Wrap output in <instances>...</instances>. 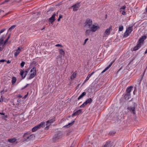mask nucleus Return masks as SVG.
Listing matches in <instances>:
<instances>
[{
	"instance_id": "49",
	"label": "nucleus",
	"mask_w": 147,
	"mask_h": 147,
	"mask_svg": "<svg viewBox=\"0 0 147 147\" xmlns=\"http://www.w3.org/2000/svg\"><path fill=\"white\" fill-rule=\"evenodd\" d=\"M88 40V38H87L84 41V44H86V42L87 41V40Z\"/></svg>"
},
{
	"instance_id": "51",
	"label": "nucleus",
	"mask_w": 147,
	"mask_h": 147,
	"mask_svg": "<svg viewBox=\"0 0 147 147\" xmlns=\"http://www.w3.org/2000/svg\"><path fill=\"white\" fill-rule=\"evenodd\" d=\"M5 60H3V59H1L0 60V62H3L4 61H5Z\"/></svg>"
},
{
	"instance_id": "30",
	"label": "nucleus",
	"mask_w": 147,
	"mask_h": 147,
	"mask_svg": "<svg viewBox=\"0 0 147 147\" xmlns=\"http://www.w3.org/2000/svg\"><path fill=\"white\" fill-rule=\"evenodd\" d=\"M16 26V25H14L11 26L8 29V31H11L12 29H13Z\"/></svg>"
},
{
	"instance_id": "54",
	"label": "nucleus",
	"mask_w": 147,
	"mask_h": 147,
	"mask_svg": "<svg viewBox=\"0 0 147 147\" xmlns=\"http://www.w3.org/2000/svg\"><path fill=\"white\" fill-rule=\"evenodd\" d=\"M0 114L2 115H5V113H0Z\"/></svg>"
},
{
	"instance_id": "62",
	"label": "nucleus",
	"mask_w": 147,
	"mask_h": 147,
	"mask_svg": "<svg viewBox=\"0 0 147 147\" xmlns=\"http://www.w3.org/2000/svg\"><path fill=\"white\" fill-rule=\"evenodd\" d=\"M45 27H44L43 28H42V29H41V30H43L45 29Z\"/></svg>"
},
{
	"instance_id": "43",
	"label": "nucleus",
	"mask_w": 147,
	"mask_h": 147,
	"mask_svg": "<svg viewBox=\"0 0 147 147\" xmlns=\"http://www.w3.org/2000/svg\"><path fill=\"white\" fill-rule=\"evenodd\" d=\"M4 47H5V45L3 47L2 46V47H0V51H1L3 50Z\"/></svg>"
},
{
	"instance_id": "42",
	"label": "nucleus",
	"mask_w": 147,
	"mask_h": 147,
	"mask_svg": "<svg viewBox=\"0 0 147 147\" xmlns=\"http://www.w3.org/2000/svg\"><path fill=\"white\" fill-rule=\"evenodd\" d=\"M47 127H46L45 129L46 130H48V129H49V125H47Z\"/></svg>"
},
{
	"instance_id": "10",
	"label": "nucleus",
	"mask_w": 147,
	"mask_h": 147,
	"mask_svg": "<svg viewBox=\"0 0 147 147\" xmlns=\"http://www.w3.org/2000/svg\"><path fill=\"white\" fill-rule=\"evenodd\" d=\"M28 72L27 71H24L22 70L20 72V75L23 79L24 78L27 74Z\"/></svg>"
},
{
	"instance_id": "50",
	"label": "nucleus",
	"mask_w": 147,
	"mask_h": 147,
	"mask_svg": "<svg viewBox=\"0 0 147 147\" xmlns=\"http://www.w3.org/2000/svg\"><path fill=\"white\" fill-rule=\"evenodd\" d=\"M28 92L27 94L24 96V98H25L27 97V96L28 95Z\"/></svg>"
},
{
	"instance_id": "12",
	"label": "nucleus",
	"mask_w": 147,
	"mask_h": 147,
	"mask_svg": "<svg viewBox=\"0 0 147 147\" xmlns=\"http://www.w3.org/2000/svg\"><path fill=\"white\" fill-rule=\"evenodd\" d=\"M82 112V110L81 109H79L76 112L74 113L72 115V116L74 117L75 116L78 115H79Z\"/></svg>"
},
{
	"instance_id": "2",
	"label": "nucleus",
	"mask_w": 147,
	"mask_h": 147,
	"mask_svg": "<svg viewBox=\"0 0 147 147\" xmlns=\"http://www.w3.org/2000/svg\"><path fill=\"white\" fill-rule=\"evenodd\" d=\"M59 11H58L56 13H54L52 16L50 18L49 20V22L52 24L53 23L55 20V17L56 16H57Z\"/></svg>"
},
{
	"instance_id": "36",
	"label": "nucleus",
	"mask_w": 147,
	"mask_h": 147,
	"mask_svg": "<svg viewBox=\"0 0 147 147\" xmlns=\"http://www.w3.org/2000/svg\"><path fill=\"white\" fill-rule=\"evenodd\" d=\"M91 31V30H86V35L89 34H90Z\"/></svg>"
},
{
	"instance_id": "57",
	"label": "nucleus",
	"mask_w": 147,
	"mask_h": 147,
	"mask_svg": "<svg viewBox=\"0 0 147 147\" xmlns=\"http://www.w3.org/2000/svg\"><path fill=\"white\" fill-rule=\"evenodd\" d=\"M18 97H20V98H22V96L21 95H19L18 96Z\"/></svg>"
},
{
	"instance_id": "40",
	"label": "nucleus",
	"mask_w": 147,
	"mask_h": 147,
	"mask_svg": "<svg viewBox=\"0 0 147 147\" xmlns=\"http://www.w3.org/2000/svg\"><path fill=\"white\" fill-rule=\"evenodd\" d=\"M74 123V121H73L71 123H68V125H67L68 127V126L69 125H72Z\"/></svg>"
},
{
	"instance_id": "28",
	"label": "nucleus",
	"mask_w": 147,
	"mask_h": 147,
	"mask_svg": "<svg viewBox=\"0 0 147 147\" xmlns=\"http://www.w3.org/2000/svg\"><path fill=\"white\" fill-rule=\"evenodd\" d=\"M76 73H74L71 76V80H73L76 77Z\"/></svg>"
},
{
	"instance_id": "6",
	"label": "nucleus",
	"mask_w": 147,
	"mask_h": 147,
	"mask_svg": "<svg viewBox=\"0 0 147 147\" xmlns=\"http://www.w3.org/2000/svg\"><path fill=\"white\" fill-rule=\"evenodd\" d=\"M80 3H78L71 7V8H73V11H77L80 7Z\"/></svg>"
},
{
	"instance_id": "33",
	"label": "nucleus",
	"mask_w": 147,
	"mask_h": 147,
	"mask_svg": "<svg viewBox=\"0 0 147 147\" xmlns=\"http://www.w3.org/2000/svg\"><path fill=\"white\" fill-rule=\"evenodd\" d=\"M123 29V26L122 25L120 26L119 28V31H121Z\"/></svg>"
},
{
	"instance_id": "58",
	"label": "nucleus",
	"mask_w": 147,
	"mask_h": 147,
	"mask_svg": "<svg viewBox=\"0 0 147 147\" xmlns=\"http://www.w3.org/2000/svg\"><path fill=\"white\" fill-rule=\"evenodd\" d=\"M84 103L86 105L87 104H88V103L87 102H86V101L85 102H84Z\"/></svg>"
},
{
	"instance_id": "23",
	"label": "nucleus",
	"mask_w": 147,
	"mask_h": 147,
	"mask_svg": "<svg viewBox=\"0 0 147 147\" xmlns=\"http://www.w3.org/2000/svg\"><path fill=\"white\" fill-rule=\"evenodd\" d=\"M145 70L144 71V74H144V73L145 72ZM143 76H142L141 77V78H140L138 79V80H137V82H138V84L139 85H140V84L141 83V81H142V78H143Z\"/></svg>"
},
{
	"instance_id": "48",
	"label": "nucleus",
	"mask_w": 147,
	"mask_h": 147,
	"mask_svg": "<svg viewBox=\"0 0 147 147\" xmlns=\"http://www.w3.org/2000/svg\"><path fill=\"white\" fill-rule=\"evenodd\" d=\"M57 138H52V140H53L52 141L53 142H55L57 140Z\"/></svg>"
},
{
	"instance_id": "7",
	"label": "nucleus",
	"mask_w": 147,
	"mask_h": 147,
	"mask_svg": "<svg viewBox=\"0 0 147 147\" xmlns=\"http://www.w3.org/2000/svg\"><path fill=\"white\" fill-rule=\"evenodd\" d=\"M24 137L25 138H34L35 137V136L34 134H31L30 132H28L24 134Z\"/></svg>"
},
{
	"instance_id": "8",
	"label": "nucleus",
	"mask_w": 147,
	"mask_h": 147,
	"mask_svg": "<svg viewBox=\"0 0 147 147\" xmlns=\"http://www.w3.org/2000/svg\"><path fill=\"white\" fill-rule=\"evenodd\" d=\"M59 52L60 55L57 56V59H58L59 58H62V57L64 56L65 55V52L62 49H59Z\"/></svg>"
},
{
	"instance_id": "13",
	"label": "nucleus",
	"mask_w": 147,
	"mask_h": 147,
	"mask_svg": "<svg viewBox=\"0 0 147 147\" xmlns=\"http://www.w3.org/2000/svg\"><path fill=\"white\" fill-rule=\"evenodd\" d=\"M114 61H112L110 64L108 65V66L106 67L105 69L101 73H103L105 72L107 70L111 67L113 63L114 62Z\"/></svg>"
},
{
	"instance_id": "24",
	"label": "nucleus",
	"mask_w": 147,
	"mask_h": 147,
	"mask_svg": "<svg viewBox=\"0 0 147 147\" xmlns=\"http://www.w3.org/2000/svg\"><path fill=\"white\" fill-rule=\"evenodd\" d=\"M16 77H13L12 78L11 84L12 85L13 84L16 82Z\"/></svg>"
},
{
	"instance_id": "31",
	"label": "nucleus",
	"mask_w": 147,
	"mask_h": 147,
	"mask_svg": "<svg viewBox=\"0 0 147 147\" xmlns=\"http://www.w3.org/2000/svg\"><path fill=\"white\" fill-rule=\"evenodd\" d=\"M92 100L91 98H90L87 99L86 101L88 104H90L92 102Z\"/></svg>"
},
{
	"instance_id": "39",
	"label": "nucleus",
	"mask_w": 147,
	"mask_h": 147,
	"mask_svg": "<svg viewBox=\"0 0 147 147\" xmlns=\"http://www.w3.org/2000/svg\"><path fill=\"white\" fill-rule=\"evenodd\" d=\"M62 17H63V16L61 14L59 16V18L57 20L58 21H59L60 20V19L61 18H62Z\"/></svg>"
},
{
	"instance_id": "44",
	"label": "nucleus",
	"mask_w": 147,
	"mask_h": 147,
	"mask_svg": "<svg viewBox=\"0 0 147 147\" xmlns=\"http://www.w3.org/2000/svg\"><path fill=\"white\" fill-rule=\"evenodd\" d=\"M55 46L56 47H63V46L60 44H57L56 45H55Z\"/></svg>"
},
{
	"instance_id": "5",
	"label": "nucleus",
	"mask_w": 147,
	"mask_h": 147,
	"mask_svg": "<svg viewBox=\"0 0 147 147\" xmlns=\"http://www.w3.org/2000/svg\"><path fill=\"white\" fill-rule=\"evenodd\" d=\"M85 26H87L88 28L91 27L92 25V19L88 18L87 19L85 22Z\"/></svg>"
},
{
	"instance_id": "34",
	"label": "nucleus",
	"mask_w": 147,
	"mask_h": 147,
	"mask_svg": "<svg viewBox=\"0 0 147 147\" xmlns=\"http://www.w3.org/2000/svg\"><path fill=\"white\" fill-rule=\"evenodd\" d=\"M115 131H111L109 133V135L111 136H113L115 134Z\"/></svg>"
},
{
	"instance_id": "22",
	"label": "nucleus",
	"mask_w": 147,
	"mask_h": 147,
	"mask_svg": "<svg viewBox=\"0 0 147 147\" xmlns=\"http://www.w3.org/2000/svg\"><path fill=\"white\" fill-rule=\"evenodd\" d=\"M133 88L132 86H130L128 87L126 90V92L127 93H130V92L131 91L132 88Z\"/></svg>"
},
{
	"instance_id": "14",
	"label": "nucleus",
	"mask_w": 147,
	"mask_h": 147,
	"mask_svg": "<svg viewBox=\"0 0 147 147\" xmlns=\"http://www.w3.org/2000/svg\"><path fill=\"white\" fill-rule=\"evenodd\" d=\"M112 29V26H110L105 31V33L107 35H109L110 33V30Z\"/></svg>"
},
{
	"instance_id": "41",
	"label": "nucleus",
	"mask_w": 147,
	"mask_h": 147,
	"mask_svg": "<svg viewBox=\"0 0 147 147\" xmlns=\"http://www.w3.org/2000/svg\"><path fill=\"white\" fill-rule=\"evenodd\" d=\"M86 105H85V104L84 103V102L80 106V108H84Z\"/></svg>"
},
{
	"instance_id": "1",
	"label": "nucleus",
	"mask_w": 147,
	"mask_h": 147,
	"mask_svg": "<svg viewBox=\"0 0 147 147\" xmlns=\"http://www.w3.org/2000/svg\"><path fill=\"white\" fill-rule=\"evenodd\" d=\"M45 123L44 122H41L39 124L36 126L32 129V132H35L40 128L44 127L45 126Z\"/></svg>"
},
{
	"instance_id": "56",
	"label": "nucleus",
	"mask_w": 147,
	"mask_h": 147,
	"mask_svg": "<svg viewBox=\"0 0 147 147\" xmlns=\"http://www.w3.org/2000/svg\"><path fill=\"white\" fill-rule=\"evenodd\" d=\"M7 63H11V61L9 60H8L7 62Z\"/></svg>"
},
{
	"instance_id": "53",
	"label": "nucleus",
	"mask_w": 147,
	"mask_h": 147,
	"mask_svg": "<svg viewBox=\"0 0 147 147\" xmlns=\"http://www.w3.org/2000/svg\"><path fill=\"white\" fill-rule=\"evenodd\" d=\"M94 73V71H93L92 73L91 74H89L91 76Z\"/></svg>"
},
{
	"instance_id": "52",
	"label": "nucleus",
	"mask_w": 147,
	"mask_h": 147,
	"mask_svg": "<svg viewBox=\"0 0 147 147\" xmlns=\"http://www.w3.org/2000/svg\"><path fill=\"white\" fill-rule=\"evenodd\" d=\"M4 93V90H2L1 91V94H3Z\"/></svg>"
},
{
	"instance_id": "20",
	"label": "nucleus",
	"mask_w": 147,
	"mask_h": 147,
	"mask_svg": "<svg viewBox=\"0 0 147 147\" xmlns=\"http://www.w3.org/2000/svg\"><path fill=\"white\" fill-rule=\"evenodd\" d=\"M36 72H33L31 74L30 76L28 78L29 80L31 79L34 77L36 75Z\"/></svg>"
},
{
	"instance_id": "16",
	"label": "nucleus",
	"mask_w": 147,
	"mask_h": 147,
	"mask_svg": "<svg viewBox=\"0 0 147 147\" xmlns=\"http://www.w3.org/2000/svg\"><path fill=\"white\" fill-rule=\"evenodd\" d=\"M55 118L50 120H48L46 122V125H48L49 124L53 123L55 121Z\"/></svg>"
},
{
	"instance_id": "17",
	"label": "nucleus",
	"mask_w": 147,
	"mask_h": 147,
	"mask_svg": "<svg viewBox=\"0 0 147 147\" xmlns=\"http://www.w3.org/2000/svg\"><path fill=\"white\" fill-rule=\"evenodd\" d=\"M21 49L20 47H18V49L16 50V52L14 53V56L16 57H17L19 54L21 52Z\"/></svg>"
},
{
	"instance_id": "55",
	"label": "nucleus",
	"mask_w": 147,
	"mask_h": 147,
	"mask_svg": "<svg viewBox=\"0 0 147 147\" xmlns=\"http://www.w3.org/2000/svg\"><path fill=\"white\" fill-rule=\"evenodd\" d=\"M22 0H15V1L16 2H18L22 1Z\"/></svg>"
},
{
	"instance_id": "37",
	"label": "nucleus",
	"mask_w": 147,
	"mask_h": 147,
	"mask_svg": "<svg viewBox=\"0 0 147 147\" xmlns=\"http://www.w3.org/2000/svg\"><path fill=\"white\" fill-rule=\"evenodd\" d=\"M10 0H5L4 1H3V2L1 3L0 4V5H1L2 4H5L6 3L8 2Z\"/></svg>"
},
{
	"instance_id": "46",
	"label": "nucleus",
	"mask_w": 147,
	"mask_h": 147,
	"mask_svg": "<svg viewBox=\"0 0 147 147\" xmlns=\"http://www.w3.org/2000/svg\"><path fill=\"white\" fill-rule=\"evenodd\" d=\"M126 8V6L125 5L123 6L121 8V9H124Z\"/></svg>"
},
{
	"instance_id": "59",
	"label": "nucleus",
	"mask_w": 147,
	"mask_h": 147,
	"mask_svg": "<svg viewBox=\"0 0 147 147\" xmlns=\"http://www.w3.org/2000/svg\"><path fill=\"white\" fill-rule=\"evenodd\" d=\"M144 53L145 54H146L147 53V49H146V51H145V52H144Z\"/></svg>"
},
{
	"instance_id": "19",
	"label": "nucleus",
	"mask_w": 147,
	"mask_h": 147,
	"mask_svg": "<svg viewBox=\"0 0 147 147\" xmlns=\"http://www.w3.org/2000/svg\"><path fill=\"white\" fill-rule=\"evenodd\" d=\"M124 98L126 100H128L130 97V94L127 93L124 96Z\"/></svg>"
},
{
	"instance_id": "29",
	"label": "nucleus",
	"mask_w": 147,
	"mask_h": 147,
	"mask_svg": "<svg viewBox=\"0 0 147 147\" xmlns=\"http://www.w3.org/2000/svg\"><path fill=\"white\" fill-rule=\"evenodd\" d=\"M130 34L128 33L127 32L125 31L123 35V37H126L128 36Z\"/></svg>"
},
{
	"instance_id": "64",
	"label": "nucleus",
	"mask_w": 147,
	"mask_h": 147,
	"mask_svg": "<svg viewBox=\"0 0 147 147\" xmlns=\"http://www.w3.org/2000/svg\"><path fill=\"white\" fill-rule=\"evenodd\" d=\"M146 12H147V7L146 9Z\"/></svg>"
},
{
	"instance_id": "63",
	"label": "nucleus",
	"mask_w": 147,
	"mask_h": 147,
	"mask_svg": "<svg viewBox=\"0 0 147 147\" xmlns=\"http://www.w3.org/2000/svg\"><path fill=\"white\" fill-rule=\"evenodd\" d=\"M121 68L117 71V72L118 73L121 69Z\"/></svg>"
},
{
	"instance_id": "18",
	"label": "nucleus",
	"mask_w": 147,
	"mask_h": 147,
	"mask_svg": "<svg viewBox=\"0 0 147 147\" xmlns=\"http://www.w3.org/2000/svg\"><path fill=\"white\" fill-rule=\"evenodd\" d=\"M5 36L4 35H2L0 38V45H3V40L4 39Z\"/></svg>"
},
{
	"instance_id": "3",
	"label": "nucleus",
	"mask_w": 147,
	"mask_h": 147,
	"mask_svg": "<svg viewBox=\"0 0 147 147\" xmlns=\"http://www.w3.org/2000/svg\"><path fill=\"white\" fill-rule=\"evenodd\" d=\"M127 109L130 112L132 113L133 114H136V106L135 105L133 106H131L128 107Z\"/></svg>"
},
{
	"instance_id": "32",
	"label": "nucleus",
	"mask_w": 147,
	"mask_h": 147,
	"mask_svg": "<svg viewBox=\"0 0 147 147\" xmlns=\"http://www.w3.org/2000/svg\"><path fill=\"white\" fill-rule=\"evenodd\" d=\"M91 76L89 74L87 77L86 78V79L85 80L84 83H85L90 78Z\"/></svg>"
},
{
	"instance_id": "45",
	"label": "nucleus",
	"mask_w": 147,
	"mask_h": 147,
	"mask_svg": "<svg viewBox=\"0 0 147 147\" xmlns=\"http://www.w3.org/2000/svg\"><path fill=\"white\" fill-rule=\"evenodd\" d=\"M29 85V84H27L25 86H24V87H23V88H22V89H24L26 88Z\"/></svg>"
},
{
	"instance_id": "9",
	"label": "nucleus",
	"mask_w": 147,
	"mask_h": 147,
	"mask_svg": "<svg viewBox=\"0 0 147 147\" xmlns=\"http://www.w3.org/2000/svg\"><path fill=\"white\" fill-rule=\"evenodd\" d=\"M90 28L91 31L95 32L99 28V27L98 26H95L93 24H92Z\"/></svg>"
},
{
	"instance_id": "4",
	"label": "nucleus",
	"mask_w": 147,
	"mask_h": 147,
	"mask_svg": "<svg viewBox=\"0 0 147 147\" xmlns=\"http://www.w3.org/2000/svg\"><path fill=\"white\" fill-rule=\"evenodd\" d=\"M146 38V36L145 35L142 36L139 39L137 43L142 46V45L143 44L144 41Z\"/></svg>"
},
{
	"instance_id": "35",
	"label": "nucleus",
	"mask_w": 147,
	"mask_h": 147,
	"mask_svg": "<svg viewBox=\"0 0 147 147\" xmlns=\"http://www.w3.org/2000/svg\"><path fill=\"white\" fill-rule=\"evenodd\" d=\"M34 71V72H36V69L35 67H34L30 70V72H32Z\"/></svg>"
},
{
	"instance_id": "61",
	"label": "nucleus",
	"mask_w": 147,
	"mask_h": 147,
	"mask_svg": "<svg viewBox=\"0 0 147 147\" xmlns=\"http://www.w3.org/2000/svg\"><path fill=\"white\" fill-rule=\"evenodd\" d=\"M7 115H5V116H4V117H5V118H7Z\"/></svg>"
},
{
	"instance_id": "38",
	"label": "nucleus",
	"mask_w": 147,
	"mask_h": 147,
	"mask_svg": "<svg viewBox=\"0 0 147 147\" xmlns=\"http://www.w3.org/2000/svg\"><path fill=\"white\" fill-rule=\"evenodd\" d=\"M25 64V62L24 61H22L21 63L20 64V66H21V67H23Z\"/></svg>"
},
{
	"instance_id": "25",
	"label": "nucleus",
	"mask_w": 147,
	"mask_h": 147,
	"mask_svg": "<svg viewBox=\"0 0 147 147\" xmlns=\"http://www.w3.org/2000/svg\"><path fill=\"white\" fill-rule=\"evenodd\" d=\"M16 140V138H10L8 141L10 143H13L15 142Z\"/></svg>"
},
{
	"instance_id": "15",
	"label": "nucleus",
	"mask_w": 147,
	"mask_h": 147,
	"mask_svg": "<svg viewBox=\"0 0 147 147\" xmlns=\"http://www.w3.org/2000/svg\"><path fill=\"white\" fill-rule=\"evenodd\" d=\"M133 28V26H129L127 28L126 31L130 34L132 31Z\"/></svg>"
},
{
	"instance_id": "11",
	"label": "nucleus",
	"mask_w": 147,
	"mask_h": 147,
	"mask_svg": "<svg viewBox=\"0 0 147 147\" xmlns=\"http://www.w3.org/2000/svg\"><path fill=\"white\" fill-rule=\"evenodd\" d=\"M141 45L137 43V45L133 48L131 49L132 51H136L138 50L141 47Z\"/></svg>"
},
{
	"instance_id": "47",
	"label": "nucleus",
	"mask_w": 147,
	"mask_h": 147,
	"mask_svg": "<svg viewBox=\"0 0 147 147\" xmlns=\"http://www.w3.org/2000/svg\"><path fill=\"white\" fill-rule=\"evenodd\" d=\"M122 14L123 15H125L126 14V13L125 11H123L122 13Z\"/></svg>"
},
{
	"instance_id": "26",
	"label": "nucleus",
	"mask_w": 147,
	"mask_h": 147,
	"mask_svg": "<svg viewBox=\"0 0 147 147\" xmlns=\"http://www.w3.org/2000/svg\"><path fill=\"white\" fill-rule=\"evenodd\" d=\"M10 34L8 37L7 38L4 42L3 44V47L6 44V43L7 42L9 39L10 38Z\"/></svg>"
},
{
	"instance_id": "27",
	"label": "nucleus",
	"mask_w": 147,
	"mask_h": 147,
	"mask_svg": "<svg viewBox=\"0 0 147 147\" xmlns=\"http://www.w3.org/2000/svg\"><path fill=\"white\" fill-rule=\"evenodd\" d=\"M110 141L107 142L104 145L103 147H110L109 144L110 143Z\"/></svg>"
},
{
	"instance_id": "21",
	"label": "nucleus",
	"mask_w": 147,
	"mask_h": 147,
	"mask_svg": "<svg viewBox=\"0 0 147 147\" xmlns=\"http://www.w3.org/2000/svg\"><path fill=\"white\" fill-rule=\"evenodd\" d=\"M86 94V93L85 92H83L78 97V99L79 100L81 98H82Z\"/></svg>"
},
{
	"instance_id": "60",
	"label": "nucleus",
	"mask_w": 147,
	"mask_h": 147,
	"mask_svg": "<svg viewBox=\"0 0 147 147\" xmlns=\"http://www.w3.org/2000/svg\"><path fill=\"white\" fill-rule=\"evenodd\" d=\"M10 13V12H9L8 13H6L5 15L4 16H5L6 15H8V14H9V13Z\"/></svg>"
}]
</instances>
